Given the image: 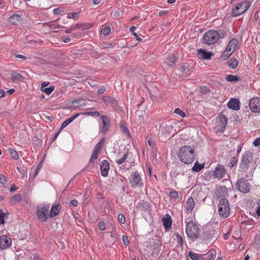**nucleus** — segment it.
<instances>
[{
	"instance_id": "obj_58",
	"label": "nucleus",
	"mask_w": 260,
	"mask_h": 260,
	"mask_svg": "<svg viewBox=\"0 0 260 260\" xmlns=\"http://www.w3.org/2000/svg\"><path fill=\"white\" fill-rule=\"evenodd\" d=\"M202 93L204 94H206L207 93L209 92V89L208 88L206 87H203L201 88Z\"/></svg>"
},
{
	"instance_id": "obj_50",
	"label": "nucleus",
	"mask_w": 260,
	"mask_h": 260,
	"mask_svg": "<svg viewBox=\"0 0 260 260\" xmlns=\"http://www.w3.org/2000/svg\"><path fill=\"white\" fill-rule=\"evenodd\" d=\"M122 241L125 245L127 246L128 245L129 241L128 239V237L126 236L123 235L122 236Z\"/></svg>"
},
{
	"instance_id": "obj_35",
	"label": "nucleus",
	"mask_w": 260,
	"mask_h": 260,
	"mask_svg": "<svg viewBox=\"0 0 260 260\" xmlns=\"http://www.w3.org/2000/svg\"><path fill=\"white\" fill-rule=\"evenodd\" d=\"M54 88V86H51L49 87L42 89V91L44 92L46 94L49 95L53 91Z\"/></svg>"
},
{
	"instance_id": "obj_39",
	"label": "nucleus",
	"mask_w": 260,
	"mask_h": 260,
	"mask_svg": "<svg viewBox=\"0 0 260 260\" xmlns=\"http://www.w3.org/2000/svg\"><path fill=\"white\" fill-rule=\"evenodd\" d=\"M79 28H84V25L77 24L76 25H75L74 26H73L71 28L66 30V32L70 33V32H71L72 30H75L76 29Z\"/></svg>"
},
{
	"instance_id": "obj_32",
	"label": "nucleus",
	"mask_w": 260,
	"mask_h": 260,
	"mask_svg": "<svg viewBox=\"0 0 260 260\" xmlns=\"http://www.w3.org/2000/svg\"><path fill=\"white\" fill-rule=\"evenodd\" d=\"M21 196L20 194H17L12 197L11 201L13 204L17 202H19L21 200Z\"/></svg>"
},
{
	"instance_id": "obj_21",
	"label": "nucleus",
	"mask_w": 260,
	"mask_h": 260,
	"mask_svg": "<svg viewBox=\"0 0 260 260\" xmlns=\"http://www.w3.org/2000/svg\"><path fill=\"white\" fill-rule=\"evenodd\" d=\"M176 57L174 55L171 54L168 57L164 63L168 66L172 67L176 62Z\"/></svg>"
},
{
	"instance_id": "obj_54",
	"label": "nucleus",
	"mask_w": 260,
	"mask_h": 260,
	"mask_svg": "<svg viewBox=\"0 0 260 260\" xmlns=\"http://www.w3.org/2000/svg\"><path fill=\"white\" fill-rule=\"evenodd\" d=\"M255 146H260V137L256 138L253 142Z\"/></svg>"
},
{
	"instance_id": "obj_62",
	"label": "nucleus",
	"mask_w": 260,
	"mask_h": 260,
	"mask_svg": "<svg viewBox=\"0 0 260 260\" xmlns=\"http://www.w3.org/2000/svg\"><path fill=\"white\" fill-rule=\"evenodd\" d=\"M42 161L40 163V164L37 168L36 171H35V175H37L38 174V172H39L40 168L42 167Z\"/></svg>"
},
{
	"instance_id": "obj_10",
	"label": "nucleus",
	"mask_w": 260,
	"mask_h": 260,
	"mask_svg": "<svg viewBox=\"0 0 260 260\" xmlns=\"http://www.w3.org/2000/svg\"><path fill=\"white\" fill-rule=\"evenodd\" d=\"M129 182L133 186H141L142 185L141 178L138 172L133 173L129 178Z\"/></svg>"
},
{
	"instance_id": "obj_41",
	"label": "nucleus",
	"mask_w": 260,
	"mask_h": 260,
	"mask_svg": "<svg viewBox=\"0 0 260 260\" xmlns=\"http://www.w3.org/2000/svg\"><path fill=\"white\" fill-rule=\"evenodd\" d=\"M176 235L178 245H179L180 247H182L183 244V238L178 233L176 234Z\"/></svg>"
},
{
	"instance_id": "obj_20",
	"label": "nucleus",
	"mask_w": 260,
	"mask_h": 260,
	"mask_svg": "<svg viewBox=\"0 0 260 260\" xmlns=\"http://www.w3.org/2000/svg\"><path fill=\"white\" fill-rule=\"evenodd\" d=\"M61 209V206L59 204H54L50 210L49 216L50 217H53L56 216Z\"/></svg>"
},
{
	"instance_id": "obj_15",
	"label": "nucleus",
	"mask_w": 260,
	"mask_h": 260,
	"mask_svg": "<svg viewBox=\"0 0 260 260\" xmlns=\"http://www.w3.org/2000/svg\"><path fill=\"white\" fill-rule=\"evenodd\" d=\"M194 207V201L192 197H189L186 200L185 205V211L186 213H190Z\"/></svg>"
},
{
	"instance_id": "obj_17",
	"label": "nucleus",
	"mask_w": 260,
	"mask_h": 260,
	"mask_svg": "<svg viewBox=\"0 0 260 260\" xmlns=\"http://www.w3.org/2000/svg\"><path fill=\"white\" fill-rule=\"evenodd\" d=\"M228 107L232 110H238L240 109V101L237 99H232L228 103Z\"/></svg>"
},
{
	"instance_id": "obj_25",
	"label": "nucleus",
	"mask_w": 260,
	"mask_h": 260,
	"mask_svg": "<svg viewBox=\"0 0 260 260\" xmlns=\"http://www.w3.org/2000/svg\"><path fill=\"white\" fill-rule=\"evenodd\" d=\"M11 80L13 81H21L23 79V76L19 73L16 72H13L11 74Z\"/></svg>"
},
{
	"instance_id": "obj_27",
	"label": "nucleus",
	"mask_w": 260,
	"mask_h": 260,
	"mask_svg": "<svg viewBox=\"0 0 260 260\" xmlns=\"http://www.w3.org/2000/svg\"><path fill=\"white\" fill-rule=\"evenodd\" d=\"M238 64V60L235 58H231L229 60V67L232 69H235Z\"/></svg>"
},
{
	"instance_id": "obj_11",
	"label": "nucleus",
	"mask_w": 260,
	"mask_h": 260,
	"mask_svg": "<svg viewBox=\"0 0 260 260\" xmlns=\"http://www.w3.org/2000/svg\"><path fill=\"white\" fill-rule=\"evenodd\" d=\"M226 173L224 167L221 165H218L213 172V176L215 178H222Z\"/></svg>"
},
{
	"instance_id": "obj_46",
	"label": "nucleus",
	"mask_w": 260,
	"mask_h": 260,
	"mask_svg": "<svg viewBox=\"0 0 260 260\" xmlns=\"http://www.w3.org/2000/svg\"><path fill=\"white\" fill-rule=\"evenodd\" d=\"M103 34L104 36H106L108 35L111 31V27L110 26H107L102 29Z\"/></svg>"
},
{
	"instance_id": "obj_43",
	"label": "nucleus",
	"mask_w": 260,
	"mask_h": 260,
	"mask_svg": "<svg viewBox=\"0 0 260 260\" xmlns=\"http://www.w3.org/2000/svg\"><path fill=\"white\" fill-rule=\"evenodd\" d=\"M174 113L179 115L182 117H184L185 116V113L179 108H176L174 111Z\"/></svg>"
},
{
	"instance_id": "obj_30",
	"label": "nucleus",
	"mask_w": 260,
	"mask_h": 260,
	"mask_svg": "<svg viewBox=\"0 0 260 260\" xmlns=\"http://www.w3.org/2000/svg\"><path fill=\"white\" fill-rule=\"evenodd\" d=\"M103 100L104 101L105 103L108 104H115L116 102V101L115 99H114L112 97L108 96H104L103 98Z\"/></svg>"
},
{
	"instance_id": "obj_36",
	"label": "nucleus",
	"mask_w": 260,
	"mask_h": 260,
	"mask_svg": "<svg viewBox=\"0 0 260 260\" xmlns=\"http://www.w3.org/2000/svg\"><path fill=\"white\" fill-rule=\"evenodd\" d=\"M121 130L123 134H125L127 136L130 135L128 129L124 124H121Z\"/></svg>"
},
{
	"instance_id": "obj_8",
	"label": "nucleus",
	"mask_w": 260,
	"mask_h": 260,
	"mask_svg": "<svg viewBox=\"0 0 260 260\" xmlns=\"http://www.w3.org/2000/svg\"><path fill=\"white\" fill-rule=\"evenodd\" d=\"M102 123L99 126L100 133H106L109 131L110 120L106 116H102L101 117Z\"/></svg>"
},
{
	"instance_id": "obj_63",
	"label": "nucleus",
	"mask_w": 260,
	"mask_h": 260,
	"mask_svg": "<svg viewBox=\"0 0 260 260\" xmlns=\"http://www.w3.org/2000/svg\"><path fill=\"white\" fill-rule=\"evenodd\" d=\"M70 203L74 207H76L78 204V201L77 200H72L70 202Z\"/></svg>"
},
{
	"instance_id": "obj_3",
	"label": "nucleus",
	"mask_w": 260,
	"mask_h": 260,
	"mask_svg": "<svg viewBox=\"0 0 260 260\" xmlns=\"http://www.w3.org/2000/svg\"><path fill=\"white\" fill-rule=\"evenodd\" d=\"M250 3L248 1H243L237 4L236 7L232 10L231 15L236 17L244 13L249 8Z\"/></svg>"
},
{
	"instance_id": "obj_45",
	"label": "nucleus",
	"mask_w": 260,
	"mask_h": 260,
	"mask_svg": "<svg viewBox=\"0 0 260 260\" xmlns=\"http://www.w3.org/2000/svg\"><path fill=\"white\" fill-rule=\"evenodd\" d=\"M79 14L78 13H70L68 15V18L77 19L78 18Z\"/></svg>"
},
{
	"instance_id": "obj_7",
	"label": "nucleus",
	"mask_w": 260,
	"mask_h": 260,
	"mask_svg": "<svg viewBox=\"0 0 260 260\" xmlns=\"http://www.w3.org/2000/svg\"><path fill=\"white\" fill-rule=\"evenodd\" d=\"M237 188L241 192L246 193L250 190V185L248 181L245 178L238 179L236 184Z\"/></svg>"
},
{
	"instance_id": "obj_16",
	"label": "nucleus",
	"mask_w": 260,
	"mask_h": 260,
	"mask_svg": "<svg viewBox=\"0 0 260 260\" xmlns=\"http://www.w3.org/2000/svg\"><path fill=\"white\" fill-rule=\"evenodd\" d=\"M238 41L236 39H233L230 41L226 48V50L227 51H231L232 53H233L238 48Z\"/></svg>"
},
{
	"instance_id": "obj_5",
	"label": "nucleus",
	"mask_w": 260,
	"mask_h": 260,
	"mask_svg": "<svg viewBox=\"0 0 260 260\" xmlns=\"http://www.w3.org/2000/svg\"><path fill=\"white\" fill-rule=\"evenodd\" d=\"M218 39L219 35L216 30H209L206 32L203 36L204 42L208 45L215 44Z\"/></svg>"
},
{
	"instance_id": "obj_60",
	"label": "nucleus",
	"mask_w": 260,
	"mask_h": 260,
	"mask_svg": "<svg viewBox=\"0 0 260 260\" xmlns=\"http://www.w3.org/2000/svg\"><path fill=\"white\" fill-rule=\"evenodd\" d=\"M206 256L208 260H212L213 258V254L211 252H208L206 254Z\"/></svg>"
},
{
	"instance_id": "obj_59",
	"label": "nucleus",
	"mask_w": 260,
	"mask_h": 260,
	"mask_svg": "<svg viewBox=\"0 0 260 260\" xmlns=\"http://www.w3.org/2000/svg\"><path fill=\"white\" fill-rule=\"evenodd\" d=\"M106 91V89L104 87H102L101 88H100L98 90V93L99 94H101L102 93H103L105 91Z\"/></svg>"
},
{
	"instance_id": "obj_18",
	"label": "nucleus",
	"mask_w": 260,
	"mask_h": 260,
	"mask_svg": "<svg viewBox=\"0 0 260 260\" xmlns=\"http://www.w3.org/2000/svg\"><path fill=\"white\" fill-rule=\"evenodd\" d=\"M127 152H125L124 153L119 152L117 153V158L116 159L115 161L117 164L121 165L125 162L127 158Z\"/></svg>"
},
{
	"instance_id": "obj_24",
	"label": "nucleus",
	"mask_w": 260,
	"mask_h": 260,
	"mask_svg": "<svg viewBox=\"0 0 260 260\" xmlns=\"http://www.w3.org/2000/svg\"><path fill=\"white\" fill-rule=\"evenodd\" d=\"M189 256L193 260H202L204 259L202 255L192 251L189 252Z\"/></svg>"
},
{
	"instance_id": "obj_38",
	"label": "nucleus",
	"mask_w": 260,
	"mask_h": 260,
	"mask_svg": "<svg viewBox=\"0 0 260 260\" xmlns=\"http://www.w3.org/2000/svg\"><path fill=\"white\" fill-rule=\"evenodd\" d=\"M136 28V27L135 26H133L129 28V30L131 32L133 33V35L136 37V39L137 41H141L142 39L137 35V33L134 32Z\"/></svg>"
},
{
	"instance_id": "obj_64",
	"label": "nucleus",
	"mask_w": 260,
	"mask_h": 260,
	"mask_svg": "<svg viewBox=\"0 0 260 260\" xmlns=\"http://www.w3.org/2000/svg\"><path fill=\"white\" fill-rule=\"evenodd\" d=\"M71 41V39L70 38L68 37H63V41L64 42V43H69Z\"/></svg>"
},
{
	"instance_id": "obj_42",
	"label": "nucleus",
	"mask_w": 260,
	"mask_h": 260,
	"mask_svg": "<svg viewBox=\"0 0 260 260\" xmlns=\"http://www.w3.org/2000/svg\"><path fill=\"white\" fill-rule=\"evenodd\" d=\"M81 114L85 115H91L93 116H99L100 113L98 112H85L83 113H80Z\"/></svg>"
},
{
	"instance_id": "obj_52",
	"label": "nucleus",
	"mask_w": 260,
	"mask_h": 260,
	"mask_svg": "<svg viewBox=\"0 0 260 260\" xmlns=\"http://www.w3.org/2000/svg\"><path fill=\"white\" fill-rule=\"evenodd\" d=\"M63 11L60 8H56L54 10L53 13L55 15H58L62 12Z\"/></svg>"
},
{
	"instance_id": "obj_47",
	"label": "nucleus",
	"mask_w": 260,
	"mask_h": 260,
	"mask_svg": "<svg viewBox=\"0 0 260 260\" xmlns=\"http://www.w3.org/2000/svg\"><path fill=\"white\" fill-rule=\"evenodd\" d=\"M166 128L170 129L169 127H167V125L165 124V125L164 124H162L160 127V131L161 133L166 134V133L165 132L166 131ZM166 132H168V131H166Z\"/></svg>"
},
{
	"instance_id": "obj_23",
	"label": "nucleus",
	"mask_w": 260,
	"mask_h": 260,
	"mask_svg": "<svg viewBox=\"0 0 260 260\" xmlns=\"http://www.w3.org/2000/svg\"><path fill=\"white\" fill-rule=\"evenodd\" d=\"M81 114L77 113L72 116L71 118L65 120L62 124L60 129L62 130L64 127H66L68 124H69L71 122H72L74 119H75L77 117H78Z\"/></svg>"
},
{
	"instance_id": "obj_51",
	"label": "nucleus",
	"mask_w": 260,
	"mask_h": 260,
	"mask_svg": "<svg viewBox=\"0 0 260 260\" xmlns=\"http://www.w3.org/2000/svg\"><path fill=\"white\" fill-rule=\"evenodd\" d=\"M0 182L4 185L7 182L6 179L3 175L0 174Z\"/></svg>"
},
{
	"instance_id": "obj_53",
	"label": "nucleus",
	"mask_w": 260,
	"mask_h": 260,
	"mask_svg": "<svg viewBox=\"0 0 260 260\" xmlns=\"http://www.w3.org/2000/svg\"><path fill=\"white\" fill-rule=\"evenodd\" d=\"M217 31L219 35V38H223L226 36V33L222 30H219Z\"/></svg>"
},
{
	"instance_id": "obj_44",
	"label": "nucleus",
	"mask_w": 260,
	"mask_h": 260,
	"mask_svg": "<svg viewBox=\"0 0 260 260\" xmlns=\"http://www.w3.org/2000/svg\"><path fill=\"white\" fill-rule=\"evenodd\" d=\"M82 101V100H75L72 101V104L73 105L74 108H76L80 106H81L82 104H81L80 103Z\"/></svg>"
},
{
	"instance_id": "obj_29",
	"label": "nucleus",
	"mask_w": 260,
	"mask_h": 260,
	"mask_svg": "<svg viewBox=\"0 0 260 260\" xmlns=\"http://www.w3.org/2000/svg\"><path fill=\"white\" fill-rule=\"evenodd\" d=\"M220 120V126L223 128H225L227 124V119L224 115L221 116L219 118Z\"/></svg>"
},
{
	"instance_id": "obj_37",
	"label": "nucleus",
	"mask_w": 260,
	"mask_h": 260,
	"mask_svg": "<svg viewBox=\"0 0 260 260\" xmlns=\"http://www.w3.org/2000/svg\"><path fill=\"white\" fill-rule=\"evenodd\" d=\"M8 217V215L3 213V212L0 210V224H4L5 222L4 220L5 218H7Z\"/></svg>"
},
{
	"instance_id": "obj_56",
	"label": "nucleus",
	"mask_w": 260,
	"mask_h": 260,
	"mask_svg": "<svg viewBox=\"0 0 260 260\" xmlns=\"http://www.w3.org/2000/svg\"><path fill=\"white\" fill-rule=\"evenodd\" d=\"M237 162V159L236 157L234 156L232 158V161L231 162V167H234Z\"/></svg>"
},
{
	"instance_id": "obj_28",
	"label": "nucleus",
	"mask_w": 260,
	"mask_h": 260,
	"mask_svg": "<svg viewBox=\"0 0 260 260\" xmlns=\"http://www.w3.org/2000/svg\"><path fill=\"white\" fill-rule=\"evenodd\" d=\"M204 167V164H199L198 162H196L194 166L192 167V170L194 172H199Z\"/></svg>"
},
{
	"instance_id": "obj_22",
	"label": "nucleus",
	"mask_w": 260,
	"mask_h": 260,
	"mask_svg": "<svg viewBox=\"0 0 260 260\" xmlns=\"http://www.w3.org/2000/svg\"><path fill=\"white\" fill-rule=\"evenodd\" d=\"M163 225L166 229H168L171 227L172 219L168 214L166 215L165 217L162 218Z\"/></svg>"
},
{
	"instance_id": "obj_55",
	"label": "nucleus",
	"mask_w": 260,
	"mask_h": 260,
	"mask_svg": "<svg viewBox=\"0 0 260 260\" xmlns=\"http://www.w3.org/2000/svg\"><path fill=\"white\" fill-rule=\"evenodd\" d=\"M106 224L104 222H101L99 224V228L101 230L103 231L105 229Z\"/></svg>"
},
{
	"instance_id": "obj_14",
	"label": "nucleus",
	"mask_w": 260,
	"mask_h": 260,
	"mask_svg": "<svg viewBox=\"0 0 260 260\" xmlns=\"http://www.w3.org/2000/svg\"><path fill=\"white\" fill-rule=\"evenodd\" d=\"M249 155L246 153L243 155L240 164V168L244 170L248 169V165L249 164Z\"/></svg>"
},
{
	"instance_id": "obj_19",
	"label": "nucleus",
	"mask_w": 260,
	"mask_h": 260,
	"mask_svg": "<svg viewBox=\"0 0 260 260\" xmlns=\"http://www.w3.org/2000/svg\"><path fill=\"white\" fill-rule=\"evenodd\" d=\"M212 54L210 52H207L203 49H200L198 52V56L199 58L203 59H209Z\"/></svg>"
},
{
	"instance_id": "obj_9",
	"label": "nucleus",
	"mask_w": 260,
	"mask_h": 260,
	"mask_svg": "<svg viewBox=\"0 0 260 260\" xmlns=\"http://www.w3.org/2000/svg\"><path fill=\"white\" fill-rule=\"evenodd\" d=\"M249 106L253 112H260V98L257 97L252 98L250 101Z\"/></svg>"
},
{
	"instance_id": "obj_61",
	"label": "nucleus",
	"mask_w": 260,
	"mask_h": 260,
	"mask_svg": "<svg viewBox=\"0 0 260 260\" xmlns=\"http://www.w3.org/2000/svg\"><path fill=\"white\" fill-rule=\"evenodd\" d=\"M50 84L49 82L46 81L44 82L41 83V90H42V89H44V87L48 86Z\"/></svg>"
},
{
	"instance_id": "obj_40",
	"label": "nucleus",
	"mask_w": 260,
	"mask_h": 260,
	"mask_svg": "<svg viewBox=\"0 0 260 260\" xmlns=\"http://www.w3.org/2000/svg\"><path fill=\"white\" fill-rule=\"evenodd\" d=\"M103 140L102 139L101 142H99L94 147L93 151L99 153L100 151L102 148Z\"/></svg>"
},
{
	"instance_id": "obj_1",
	"label": "nucleus",
	"mask_w": 260,
	"mask_h": 260,
	"mask_svg": "<svg viewBox=\"0 0 260 260\" xmlns=\"http://www.w3.org/2000/svg\"><path fill=\"white\" fill-rule=\"evenodd\" d=\"M194 150L191 146H183L179 149L178 157L184 164H190L194 160Z\"/></svg>"
},
{
	"instance_id": "obj_6",
	"label": "nucleus",
	"mask_w": 260,
	"mask_h": 260,
	"mask_svg": "<svg viewBox=\"0 0 260 260\" xmlns=\"http://www.w3.org/2000/svg\"><path fill=\"white\" fill-rule=\"evenodd\" d=\"M50 206L48 205H44L42 206L38 207L37 216L40 220L45 222L47 220L48 217V212Z\"/></svg>"
},
{
	"instance_id": "obj_4",
	"label": "nucleus",
	"mask_w": 260,
	"mask_h": 260,
	"mask_svg": "<svg viewBox=\"0 0 260 260\" xmlns=\"http://www.w3.org/2000/svg\"><path fill=\"white\" fill-rule=\"evenodd\" d=\"M218 213L223 218H226L230 215V205L227 199L222 198L219 201Z\"/></svg>"
},
{
	"instance_id": "obj_49",
	"label": "nucleus",
	"mask_w": 260,
	"mask_h": 260,
	"mask_svg": "<svg viewBox=\"0 0 260 260\" xmlns=\"http://www.w3.org/2000/svg\"><path fill=\"white\" fill-rule=\"evenodd\" d=\"M170 196L171 198H174V199H177L178 198V193L175 190L170 191Z\"/></svg>"
},
{
	"instance_id": "obj_33",
	"label": "nucleus",
	"mask_w": 260,
	"mask_h": 260,
	"mask_svg": "<svg viewBox=\"0 0 260 260\" xmlns=\"http://www.w3.org/2000/svg\"><path fill=\"white\" fill-rule=\"evenodd\" d=\"M98 154H99V152L93 150L91 155V157H90V160H89V164L92 163L94 160L97 159L98 156Z\"/></svg>"
},
{
	"instance_id": "obj_34",
	"label": "nucleus",
	"mask_w": 260,
	"mask_h": 260,
	"mask_svg": "<svg viewBox=\"0 0 260 260\" xmlns=\"http://www.w3.org/2000/svg\"><path fill=\"white\" fill-rule=\"evenodd\" d=\"M9 152L11 154V156L15 159H17L18 158V154L17 152L12 148L9 149Z\"/></svg>"
},
{
	"instance_id": "obj_57",
	"label": "nucleus",
	"mask_w": 260,
	"mask_h": 260,
	"mask_svg": "<svg viewBox=\"0 0 260 260\" xmlns=\"http://www.w3.org/2000/svg\"><path fill=\"white\" fill-rule=\"evenodd\" d=\"M232 53H232L231 51H226V52L223 53V54H222V57L225 56V59L228 58L231 55V54Z\"/></svg>"
},
{
	"instance_id": "obj_2",
	"label": "nucleus",
	"mask_w": 260,
	"mask_h": 260,
	"mask_svg": "<svg viewBox=\"0 0 260 260\" xmlns=\"http://www.w3.org/2000/svg\"><path fill=\"white\" fill-rule=\"evenodd\" d=\"M200 228L193 221L189 222L186 226V233L187 236L191 239H197L200 234Z\"/></svg>"
},
{
	"instance_id": "obj_48",
	"label": "nucleus",
	"mask_w": 260,
	"mask_h": 260,
	"mask_svg": "<svg viewBox=\"0 0 260 260\" xmlns=\"http://www.w3.org/2000/svg\"><path fill=\"white\" fill-rule=\"evenodd\" d=\"M118 219L120 223H124L125 222V218L122 214H120L118 216Z\"/></svg>"
},
{
	"instance_id": "obj_13",
	"label": "nucleus",
	"mask_w": 260,
	"mask_h": 260,
	"mask_svg": "<svg viewBox=\"0 0 260 260\" xmlns=\"http://www.w3.org/2000/svg\"><path fill=\"white\" fill-rule=\"evenodd\" d=\"M110 168V164L107 160H104L102 161L100 165L101 174L103 177H107L108 175V172Z\"/></svg>"
},
{
	"instance_id": "obj_31",
	"label": "nucleus",
	"mask_w": 260,
	"mask_h": 260,
	"mask_svg": "<svg viewBox=\"0 0 260 260\" xmlns=\"http://www.w3.org/2000/svg\"><path fill=\"white\" fill-rule=\"evenodd\" d=\"M226 80L229 82H234L239 81L240 79L237 76L229 75L226 77Z\"/></svg>"
},
{
	"instance_id": "obj_12",
	"label": "nucleus",
	"mask_w": 260,
	"mask_h": 260,
	"mask_svg": "<svg viewBox=\"0 0 260 260\" xmlns=\"http://www.w3.org/2000/svg\"><path fill=\"white\" fill-rule=\"evenodd\" d=\"M12 241L10 238L6 235H2L0 237V248L5 249L11 246Z\"/></svg>"
},
{
	"instance_id": "obj_26",
	"label": "nucleus",
	"mask_w": 260,
	"mask_h": 260,
	"mask_svg": "<svg viewBox=\"0 0 260 260\" xmlns=\"http://www.w3.org/2000/svg\"><path fill=\"white\" fill-rule=\"evenodd\" d=\"M9 20L13 24H17L21 21V18L18 15H14L9 18Z\"/></svg>"
}]
</instances>
